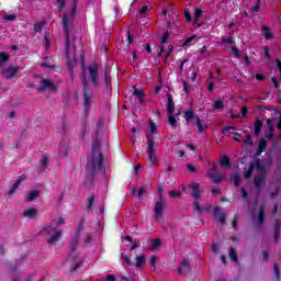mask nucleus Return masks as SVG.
<instances>
[{
  "label": "nucleus",
  "mask_w": 281,
  "mask_h": 281,
  "mask_svg": "<svg viewBox=\"0 0 281 281\" xmlns=\"http://www.w3.org/2000/svg\"><path fill=\"white\" fill-rule=\"evenodd\" d=\"M76 16V1L70 7V12L65 13L63 18V27L66 34V58L69 69H74L78 59H76V38L71 40V31H69V21Z\"/></svg>",
  "instance_id": "1"
},
{
  "label": "nucleus",
  "mask_w": 281,
  "mask_h": 281,
  "mask_svg": "<svg viewBox=\"0 0 281 281\" xmlns=\"http://www.w3.org/2000/svg\"><path fill=\"white\" fill-rule=\"evenodd\" d=\"M81 67L83 70V113L87 115L91 109V92L87 87V76L94 87H98L100 82V75H98V66H90L88 69L85 67V52H81Z\"/></svg>",
  "instance_id": "2"
},
{
  "label": "nucleus",
  "mask_w": 281,
  "mask_h": 281,
  "mask_svg": "<svg viewBox=\"0 0 281 281\" xmlns=\"http://www.w3.org/2000/svg\"><path fill=\"white\" fill-rule=\"evenodd\" d=\"M86 168L89 172H98L99 170L104 169L99 143L93 144L92 153L88 156V162L86 165Z\"/></svg>",
  "instance_id": "3"
},
{
  "label": "nucleus",
  "mask_w": 281,
  "mask_h": 281,
  "mask_svg": "<svg viewBox=\"0 0 281 281\" xmlns=\"http://www.w3.org/2000/svg\"><path fill=\"white\" fill-rule=\"evenodd\" d=\"M187 189L191 191V194L194 199V202H193L194 210H196V212H209L210 206L201 205L199 203L201 201V190H200L199 183L193 182L189 184L188 188L182 187L183 192H188Z\"/></svg>",
  "instance_id": "4"
},
{
  "label": "nucleus",
  "mask_w": 281,
  "mask_h": 281,
  "mask_svg": "<svg viewBox=\"0 0 281 281\" xmlns=\"http://www.w3.org/2000/svg\"><path fill=\"white\" fill-rule=\"evenodd\" d=\"M255 168L259 173V176L255 178V186L256 188H260L261 186H265V167L260 162V159L250 164L249 169L245 172V179H249V177H251Z\"/></svg>",
  "instance_id": "5"
},
{
  "label": "nucleus",
  "mask_w": 281,
  "mask_h": 281,
  "mask_svg": "<svg viewBox=\"0 0 281 281\" xmlns=\"http://www.w3.org/2000/svg\"><path fill=\"white\" fill-rule=\"evenodd\" d=\"M148 148H147V159L151 168H157V154L155 151V140L153 137L148 136Z\"/></svg>",
  "instance_id": "6"
},
{
  "label": "nucleus",
  "mask_w": 281,
  "mask_h": 281,
  "mask_svg": "<svg viewBox=\"0 0 281 281\" xmlns=\"http://www.w3.org/2000/svg\"><path fill=\"white\" fill-rule=\"evenodd\" d=\"M44 234H48L50 238L47 239L48 245H56L60 240L61 232L56 231V226H47L44 228Z\"/></svg>",
  "instance_id": "7"
},
{
  "label": "nucleus",
  "mask_w": 281,
  "mask_h": 281,
  "mask_svg": "<svg viewBox=\"0 0 281 281\" xmlns=\"http://www.w3.org/2000/svg\"><path fill=\"white\" fill-rule=\"evenodd\" d=\"M213 170L210 171L209 177L214 181V183H221V181H225V175L216 171V165H212Z\"/></svg>",
  "instance_id": "8"
},
{
  "label": "nucleus",
  "mask_w": 281,
  "mask_h": 281,
  "mask_svg": "<svg viewBox=\"0 0 281 281\" xmlns=\"http://www.w3.org/2000/svg\"><path fill=\"white\" fill-rule=\"evenodd\" d=\"M38 91H56V86L52 82V80L43 79L41 81V87L38 88Z\"/></svg>",
  "instance_id": "9"
},
{
  "label": "nucleus",
  "mask_w": 281,
  "mask_h": 281,
  "mask_svg": "<svg viewBox=\"0 0 281 281\" xmlns=\"http://www.w3.org/2000/svg\"><path fill=\"white\" fill-rule=\"evenodd\" d=\"M37 216H38V210L33 209V207L26 209L23 212V217L27 218L29 221H32V220L36 218Z\"/></svg>",
  "instance_id": "10"
},
{
  "label": "nucleus",
  "mask_w": 281,
  "mask_h": 281,
  "mask_svg": "<svg viewBox=\"0 0 281 281\" xmlns=\"http://www.w3.org/2000/svg\"><path fill=\"white\" fill-rule=\"evenodd\" d=\"M25 179H27V177L25 175L20 176L18 178L16 182L9 190V194H14V192H16V190H19V188H21V183H23V181H25Z\"/></svg>",
  "instance_id": "11"
},
{
  "label": "nucleus",
  "mask_w": 281,
  "mask_h": 281,
  "mask_svg": "<svg viewBox=\"0 0 281 281\" xmlns=\"http://www.w3.org/2000/svg\"><path fill=\"white\" fill-rule=\"evenodd\" d=\"M168 38H170V34H168V32H166L161 40H160V45L158 47L159 52H158V56H161V54H164V50L166 49V43H168Z\"/></svg>",
  "instance_id": "12"
},
{
  "label": "nucleus",
  "mask_w": 281,
  "mask_h": 281,
  "mask_svg": "<svg viewBox=\"0 0 281 281\" xmlns=\"http://www.w3.org/2000/svg\"><path fill=\"white\" fill-rule=\"evenodd\" d=\"M16 71H19V67H10L3 71V77L7 78V80H10V78L16 76Z\"/></svg>",
  "instance_id": "13"
},
{
  "label": "nucleus",
  "mask_w": 281,
  "mask_h": 281,
  "mask_svg": "<svg viewBox=\"0 0 281 281\" xmlns=\"http://www.w3.org/2000/svg\"><path fill=\"white\" fill-rule=\"evenodd\" d=\"M156 218L159 221L164 216V203L157 202L155 206Z\"/></svg>",
  "instance_id": "14"
},
{
  "label": "nucleus",
  "mask_w": 281,
  "mask_h": 281,
  "mask_svg": "<svg viewBox=\"0 0 281 281\" xmlns=\"http://www.w3.org/2000/svg\"><path fill=\"white\" fill-rule=\"evenodd\" d=\"M214 216H215V221H217V223H222V225H225V214L223 212H221L220 209L214 210Z\"/></svg>",
  "instance_id": "15"
},
{
  "label": "nucleus",
  "mask_w": 281,
  "mask_h": 281,
  "mask_svg": "<svg viewBox=\"0 0 281 281\" xmlns=\"http://www.w3.org/2000/svg\"><path fill=\"white\" fill-rule=\"evenodd\" d=\"M201 14H203V10L195 9L193 23L196 27H201V25H203V23L199 22L201 21Z\"/></svg>",
  "instance_id": "16"
},
{
  "label": "nucleus",
  "mask_w": 281,
  "mask_h": 281,
  "mask_svg": "<svg viewBox=\"0 0 281 281\" xmlns=\"http://www.w3.org/2000/svg\"><path fill=\"white\" fill-rule=\"evenodd\" d=\"M188 271H190V265L188 262V259H184L180 267L178 268V272L179 273H188Z\"/></svg>",
  "instance_id": "17"
},
{
  "label": "nucleus",
  "mask_w": 281,
  "mask_h": 281,
  "mask_svg": "<svg viewBox=\"0 0 281 281\" xmlns=\"http://www.w3.org/2000/svg\"><path fill=\"white\" fill-rule=\"evenodd\" d=\"M196 126H198V133H205V130L207 128V124L201 122V119H199L196 116V122H195Z\"/></svg>",
  "instance_id": "18"
},
{
  "label": "nucleus",
  "mask_w": 281,
  "mask_h": 281,
  "mask_svg": "<svg viewBox=\"0 0 281 281\" xmlns=\"http://www.w3.org/2000/svg\"><path fill=\"white\" fill-rule=\"evenodd\" d=\"M157 133V125L153 121H149V134L147 135V143H148V137H151Z\"/></svg>",
  "instance_id": "19"
},
{
  "label": "nucleus",
  "mask_w": 281,
  "mask_h": 281,
  "mask_svg": "<svg viewBox=\"0 0 281 281\" xmlns=\"http://www.w3.org/2000/svg\"><path fill=\"white\" fill-rule=\"evenodd\" d=\"M221 168H229L232 164L229 162V157L223 156L220 160Z\"/></svg>",
  "instance_id": "20"
},
{
  "label": "nucleus",
  "mask_w": 281,
  "mask_h": 281,
  "mask_svg": "<svg viewBox=\"0 0 281 281\" xmlns=\"http://www.w3.org/2000/svg\"><path fill=\"white\" fill-rule=\"evenodd\" d=\"M196 38L198 36L196 35H192L190 37H188L184 43L182 44V47H188L190 45H194V43H196Z\"/></svg>",
  "instance_id": "21"
},
{
  "label": "nucleus",
  "mask_w": 281,
  "mask_h": 281,
  "mask_svg": "<svg viewBox=\"0 0 281 281\" xmlns=\"http://www.w3.org/2000/svg\"><path fill=\"white\" fill-rule=\"evenodd\" d=\"M167 113L168 115L175 114V102L172 101V98L168 99Z\"/></svg>",
  "instance_id": "22"
},
{
  "label": "nucleus",
  "mask_w": 281,
  "mask_h": 281,
  "mask_svg": "<svg viewBox=\"0 0 281 281\" xmlns=\"http://www.w3.org/2000/svg\"><path fill=\"white\" fill-rule=\"evenodd\" d=\"M268 126H269V131H267L265 133L267 139H271L273 137V132L276 131V127L273 125H271V123L269 121H267Z\"/></svg>",
  "instance_id": "23"
},
{
  "label": "nucleus",
  "mask_w": 281,
  "mask_h": 281,
  "mask_svg": "<svg viewBox=\"0 0 281 281\" xmlns=\"http://www.w3.org/2000/svg\"><path fill=\"white\" fill-rule=\"evenodd\" d=\"M146 262V256L145 255H140L136 257V267L138 269H142V266Z\"/></svg>",
  "instance_id": "24"
},
{
  "label": "nucleus",
  "mask_w": 281,
  "mask_h": 281,
  "mask_svg": "<svg viewBox=\"0 0 281 281\" xmlns=\"http://www.w3.org/2000/svg\"><path fill=\"white\" fill-rule=\"evenodd\" d=\"M267 150V140L265 139H261L259 142V147H258V151H257V155H262V153Z\"/></svg>",
  "instance_id": "25"
},
{
  "label": "nucleus",
  "mask_w": 281,
  "mask_h": 281,
  "mask_svg": "<svg viewBox=\"0 0 281 281\" xmlns=\"http://www.w3.org/2000/svg\"><path fill=\"white\" fill-rule=\"evenodd\" d=\"M80 237V233H76V237L72 238L70 243V251H76V247H78V238Z\"/></svg>",
  "instance_id": "26"
},
{
  "label": "nucleus",
  "mask_w": 281,
  "mask_h": 281,
  "mask_svg": "<svg viewBox=\"0 0 281 281\" xmlns=\"http://www.w3.org/2000/svg\"><path fill=\"white\" fill-rule=\"evenodd\" d=\"M134 95L138 98V104H144V92L142 90H135Z\"/></svg>",
  "instance_id": "27"
},
{
  "label": "nucleus",
  "mask_w": 281,
  "mask_h": 281,
  "mask_svg": "<svg viewBox=\"0 0 281 281\" xmlns=\"http://www.w3.org/2000/svg\"><path fill=\"white\" fill-rule=\"evenodd\" d=\"M145 192H146V188H140L138 191L133 189L132 194H134V196H138V199H142Z\"/></svg>",
  "instance_id": "28"
},
{
  "label": "nucleus",
  "mask_w": 281,
  "mask_h": 281,
  "mask_svg": "<svg viewBox=\"0 0 281 281\" xmlns=\"http://www.w3.org/2000/svg\"><path fill=\"white\" fill-rule=\"evenodd\" d=\"M231 181L234 183V186H240V176L238 173H234Z\"/></svg>",
  "instance_id": "29"
},
{
  "label": "nucleus",
  "mask_w": 281,
  "mask_h": 281,
  "mask_svg": "<svg viewBox=\"0 0 281 281\" xmlns=\"http://www.w3.org/2000/svg\"><path fill=\"white\" fill-rule=\"evenodd\" d=\"M10 60V55L8 53H1L0 54V66L4 65V63H8Z\"/></svg>",
  "instance_id": "30"
},
{
  "label": "nucleus",
  "mask_w": 281,
  "mask_h": 281,
  "mask_svg": "<svg viewBox=\"0 0 281 281\" xmlns=\"http://www.w3.org/2000/svg\"><path fill=\"white\" fill-rule=\"evenodd\" d=\"M261 130H262V122L256 121L255 122V135H260Z\"/></svg>",
  "instance_id": "31"
},
{
  "label": "nucleus",
  "mask_w": 281,
  "mask_h": 281,
  "mask_svg": "<svg viewBox=\"0 0 281 281\" xmlns=\"http://www.w3.org/2000/svg\"><path fill=\"white\" fill-rule=\"evenodd\" d=\"M229 258L233 260V262H238V257L236 255V249L231 248L229 249Z\"/></svg>",
  "instance_id": "32"
},
{
  "label": "nucleus",
  "mask_w": 281,
  "mask_h": 281,
  "mask_svg": "<svg viewBox=\"0 0 281 281\" xmlns=\"http://www.w3.org/2000/svg\"><path fill=\"white\" fill-rule=\"evenodd\" d=\"M262 32L265 38H273V34H271V31H269V27L262 26Z\"/></svg>",
  "instance_id": "33"
},
{
  "label": "nucleus",
  "mask_w": 281,
  "mask_h": 281,
  "mask_svg": "<svg viewBox=\"0 0 281 281\" xmlns=\"http://www.w3.org/2000/svg\"><path fill=\"white\" fill-rule=\"evenodd\" d=\"M41 194L38 191H31L27 195L29 201H34V199H37V196Z\"/></svg>",
  "instance_id": "34"
},
{
  "label": "nucleus",
  "mask_w": 281,
  "mask_h": 281,
  "mask_svg": "<svg viewBox=\"0 0 281 281\" xmlns=\"http://www.w3.org/2000/svg\"><path fill=\"white\" fill-rule=\"evenodd\" d=\"M43 27H45V22H44V21L37 22V23H35V25H34V31H35V32H41V30H43Z\"/></svg>",
  "instance_id": "35"
},
{
  "label": "nucleus",
  "mask_w": 281,
  "mask_h": 281,
  "mask_svg": "<svg viewBox=\"0 0 281 281\" xmlns=\"http://www.w3.org/2000/svg\"><path fill=\"white\" fill-rule=\"evenodd\" d=\"M184 119L187 120V122H190V120H193L194 119V112H192V111H187L186 113H184Z\"/></svg>",
  "instance_id": "36"
},
{
  "label": "nucleus",
  "mask_w": 281,
  "mask_h": 281,
  "mask_svg": "<svg viewBox=\"0 0 281 281\" xmlns=\"http://www.w3.org/2000/svg\"><path fill=\"white\" fill-rule=\"evenodd\" d=\"M168 117H169V124L171 126H177V119L175 117V114H168Z\"/></svg>",
  "instance_id": "37"
},
{
  "label": "nucleus",
  "mask_w": 281,
  "mask_h": 281,
  "mask_svg": "<svg viewBox=\"0 0 281 281\" xmlns=\"http://www.w3.org/2000/svg\"><path fill=\"white\" fill-rule=\"evenodd\" d=\"M161 245V239H155L151 241V249L155 251Z\"/></svg>",
  "instance_id": "38"
},
{
  "label": "nucleus",
  "mask_w": 281,
  "mask_h": 281,
  "mask_svg": "<svg viewBox=\"0 0 281 281\" xmlns=\"http://www.w3.org/2000/svg\"><path fill=\"white\" fill-rule=\"evenodd\" d=\"M47 164H49V160L47 159L46 156L42 157L41 160V168L44 170L47 167Z\"/></svg>",
  "instance_id": "39"
},
{
  "label": "nucleus",
  "mask_w": 281,
  "mask_h": 281,
  "mask_svg": "<svg viewBox=\"0 0 281 281\" xmlns=\"http://www.w3.org/2000/svg\"><path fill=\"white\" fill-rule=\"evenodd\" d=\"M258 221H259L260 224H262L263 221H265V209H262V207L259 211Z\"/></svg>",
  "instance_id": "40"
},
{
  "label": "nucleus",
  "mask_w": 281,
  "mask_h": 281,
  "mask_svg": "<svg viewBox=\"0 0 281 281\" xmlns=\"http://www.w3.org/2000/svg\"><path fill=\"white\" fill-rule=\"evenodd\" d=\"M222 43L226 45H232L234 43V38L232 36L222 38Z\"/></svg>",
  "instance_id": "41"
},
{
  "label": "nucleus",
  "mask_w": 281,
  "mask_h": 281,
  "mask_svg": "<svg viewBox=\"0 0 281 281\" xmlns=\"http://www.w3.org/2000/svg\"><path fill=\"white\" fill-rule=\"evenodd\" d=\"M213 109L215 110L223 109V101L221 100L215 101L213 104Z\"/></svg>",
  "instance_id": "42"
},
{
  "label": "nucleus",
  "mask_w": 281,
  "mask_h": 281,
  "mask_svg": "<svg viewBox=\"0 0 281 281\" xmlns=\"http://www.w3.org/2000/svg\"><path fill=\"white\" fill-rule=\"evenodd\" d=\"M169 196H171V199H177V198L181 196V192L180 191H170Z\"/></svg>",
  "instance_id": "43"
},
{
  "label": "nucleus",
  "mask_w": 281,
  "mask_h": 281,
  "mask_svg": "<svg viewBox=\"0 0 281 281\" xmlns=\"http://www.w3.org/2000/svg\"><path fill=\"white\" fill-rule=\"evenodd\" d=\"M149 265H150V267H154V269H155V267H156V265H157V257L151 256V257L149 258Z\"/></svg>",
  "instance_id": "44"
},
{
  "label": "nucleus",
  "mask_w": 281,
  "mask_h": 281,
  "mask_svg": "<svg viewBox=\"0 0 281 281\" xmlns=\"http://www.w3.org/2000/svg\"><path fill=\"white\" fill-rule=\"evenodd\" d=\"M184 19L187 23H190V21H192V14H190V11H184Z\"/></svg>",
  "instance_id": "45"
},
{
  "label": "nucleus",
  "mask_w": 281,
  "mask_h": 281,
  "mask_svg": "<svg viewBox=\"0 0 281 281\" xmlns=\"http://www.w3.org/2000/svg\"><path fill=\"white\" fill-rule=\"evenodd\" d=\"M235 131H236V130H235L234 127H225V128H224L225 135H227V134L234 135V132H235Z\"/></svg>",
  "instance_id": "46"
},
{
  "label": "nucleus",
  "mask_w": 281,
  "mask_h": 281,
  "mask_svg": "<svg viewBox=\"0 0 281 281\" xmlns=\"http://www.w3.org/2000/svg\"><path fill=\"white\" fill-rule=\"evenodd\" d=\"M232 52H233V54H235L236 58H240V50H238V48H236V46L232 47Z\"/></svg>",
  "instance_id": "47"
},
{
  "label": "nucleus",
  "mask_w": 281,
  "mask_h": 281,
  "mask_svg": "<svg viewBox=\"0 0 281 281\" xmlns=\"http://www.w3.org/2000/svg\"><path fill=\"white\" fill-rule=\"evenodd\" d=\"M65 224V217H59L58 222H53V225H56V227H58V225H63Z\"/></svg>",
  "instance_id": "48"
},
{
  "label": "nucleus",
  "mask_w": 281,
  "mask_h": 281,
  "mask_svg": "<svg viewBox=\"0 0 281 281\" xmlns=\"http://www.w3.org/2000/svg\"><path fill=\"white\" fill-rule=\"evenodd\" d=\"M280 235V223L277 222V225H276V240H278V236Z\"/></svg>",
  "instance_id": "49"
},
{
  "label": "nucleus",
  "mask_w": 281,
  "mask_h": 281,
  "mask_svg": "<svg viewBox=\"0 0 281 281\" xmlns=\"http://www.w3.org/2000/svg\"><path fill=\"white\" fill-rule=\"evenodd\" d=\"M244 142H245V144H248L249 146H251V144H254V140H251V136L250 135L246 136Z\"/></svg>",
  "instance_id": "50"
},
{
  "label": "nucleus",
  "mask_w": 281,
  "mask_h": 281,
  "mask_svg": "<svg viewBox=\"0 0 281 281\" xmlns=\"http://www.w3.org/2000/svg\"><path fill=\"white\" fill-rule=\"evenodd\" d=\"M274 273H276L277 280H280V269L278 268V265H274Z\"/></svg>",
  "instance_id": "51"
},
{
  "label": "nucleus",
  "mask_w": 281,
  "mask_h": 281,
  "mask_svg": "<svg viewBox=\"0 0 281 281\" xmlns=\"http://www.w3.org/2000/svg\"><path fill=\"white\" fill-rule=\"evenodd\" d=\"M5 21H14V19H16V15L14 14H9V15H4Z\"/></svg>",
  "instance_id": "52"
},
{
  "label": "nucleus",
  "mask_w": 281,
  "mask_h": 281,
  "mask_svg": "<svg viewBox=\"0 0 281 281\" xmlns=\"http://www.w3.org/2000/svg\"><path fill=\"white\" fill-rule=\"evenodd\" d=\"M58 3V10H63V8H65V0H57Z\"/></svg>",
  "instance_id": "53"
},
{
  "label": "nucleus",
  "mask_w": 281,
  "mask_h": 281,
  "mask_svg": "<svg viewBox=\"0 0 281 281\" xmlns=\"http://www.w3.org/2000/svg\"><path fill=\"white\" fill-rule=\"evenodd\" d=\"M199 54H201V56L207 54V46H203L200 50Z\"/></svg>",
  "instance_id": "54"
},
{
  "label": "nucleus",
  "mask_w": 281,
  "mask_h": 281,
  "mask_svg": "<svg viewBox=\"0 0 281 281\" xmlns=\"http://www.w3.org/2000/svg\"><path fill=\"white\" fill-rule=\"evenodd\" d=\"M260 5H261L260 0H257V4L252 8V11L258 12V10H260Z\"/></svg>",
  "instance_id": "55"
},
{
  "label": "nucleus",
  "mask_w": 281,
  "mask_h": 281,
  "mask_svg": "<svg viewBox=\"0 0 281 281\" xmlns=\"http://www.w3.org/2000/svg\"><path fill=\"white\" fill-rule=\"evenodd\" d=\"M188 170L189 172H196V167H194L193 165H188Z\"/></svg>",
  "instance_id": "56"
},
{
  "label": "nucleus",
  "mask_w": 281,
  "mask_h": 281,
  "mask_svg": "<svg viewBox=\"0 0 281 281\" xmlns=\"http://www.w3.org/2000/svg\"><path fill=\"white\" fill-rule=\"evenodd\" d=\"M248 113L247 106L241 108V117H245Z\"/></svg>",
  "instance_id": "57"
},
{
  "label": "nucleus",
  "mask_w": 281,
  "mask_h": 281,
  "mask_svg": "<svg viewBox=\"0 0 281 281\" xmlns=\"http://www.w3.org/2000/svg\"><path fill=\"white\" fill-rule=\"evenodd\" d=\"M234 29L236 30V24H234V22H231L228 24V30H231V32H234Z\"/></svg>",
  "instance_id": "58"
},
{
  "label": "nucleus",
  "mask_w": 281,
  "mask_h": 281,
  "mask_svg": "<svg viewBox=\"0 0 281 281\" xmlns=\"http://www.w3.org/2000/svg\"><path fill=\"white\" fill-rule=\"evenodd\" d=\"M146 12H148V7H147V5H144V7L140 9V14H146Z\"/></svg>",
  "instance_id": "59"
},
{
  "label": "nucleus",
  "mask_w": 281,
  "mask_h": 281,
  "mask_svg": "<svg viewBox=\"0 0 281 281\" xmlns=\"http://www.w3.org/2000/svg\"><path fill=\"white\" fill-rule=\"evenodd\" d=\"M187 148H189V150H192L193 153L196 150V147H194V145L192 144L187 145Z\"/></svg>",
  "instance_id": "60"
},
{
  "label": "nucleus",
  "mask_w": 281,
  "mask_h": 281,
  "mask_svg": "<svg viewBox=\"0 0 281 281\" xmlns=\"http://www.w3.org/2000/svg\"><path fill=\"white\" fill-rule=\"evenodd\" d=\"M212 249L216 254L218 251V244H213Z\"/></svg>",
  "instance_id": "61"
},
{
  "label": "nucleus",
  "mask_w": 281,
  "mask_h": 281,
  "mask_svg": "<svg viewBox=\"0 0 281 281\" xmlns=\"http://www.w3.org/2000/svg\"><path fill=\"white\" fill-rule=\"evenodd\" d=\"M105 281H115V277L110 274V276H108Z\"/></svg>",
  "instance_id": "62"
},
{
  "label": "nucleus",
  "mask_w": 281,
  "mask_h": 281,
  "mask_svg": "<svg viewBox=\"0 0 281 281\" xmlns=\"http://www.w3.org/2000/svg\"><path fill=\"white\" fill-rule=\"evenodd\" d=\"M236 225H238V217L237 216L234 217L233 227H236Z\"/></svg>",
  "instance_id": "63"
},
{
  "label": "nucleus",
  "mask_w": 281,
  "mask_h": 281,
  "mask_svg": "<svg viewBox=\"0 0 281 281\" xmlns=\"http://www.w3.org/2000/svg\"><path fill=\"white\" fill-rule=\"evenodd\" d=\"M162 192H164V187H158V194L160 199H161Z\"/></svg>",
  "instance_id": "64"
}]
</instances>
